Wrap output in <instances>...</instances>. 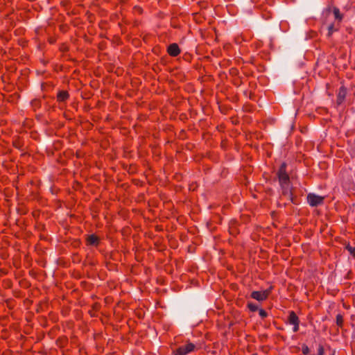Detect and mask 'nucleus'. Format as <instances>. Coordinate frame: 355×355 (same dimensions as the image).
<instances>
[{
    "mask_svg": "<svg viewBox=\"0 0 355 355\" xmlns=\"http://www.w3.org/2000/svg\"><path fill=\"white\" fill-rule=\"evenodd\" d=\"M278 178L283 193L290 197L291 195V189L290 187L288 175L286 172V164L284 163L282 164L278 171Z\"/></svg>",
    "mask_w": 355,
    "mask_h": 355,
    "instance_id": "f257e3e1",
    "label": "nucleus"
},
{
    "mask_svg": "<svg viewBox=\"0 0 355 355\" xmlns=\"http://www.w3.org/2000/svg\"><path fill=\"white\" fill-rule=\"evenodd\" d=\"M196 347L191 343H187L180 347L176 350L173 351L172 355H187L189 353L193 352Z\"/></svg>",
    "mask_w": 355,
    "mask_h": 355,
    "instance_id": "f03ea898",
    "label": "nucleus"
},
{
    "mask_svg": "<svg viewBox=\"0 0 355 355\" xmlns=\"http://www.w3.org/2000/svg\"><path fill=\"white\" fill-rule=\"evenodd\" d=\"M324 200V197L315 195L314 193H309L307 196V201L309 204L312 206H318L321 204H322Z\"/></svg>",
    "mask_w": 355,
    "mask_h": 355,
    "instance_id": "7ed1b4c3",
    "label": "nucleus"
},
{
    "mask_svg": "<svg viewBox=\"0 0 355 355\" xmlns=\"http://www.w3.org/2000/svg\"><path fill=\"white\" fill-rule=\"evenodd\" d=\"M269 294V291L265 290L261 291H253L251 293V297L257 301L265 300Z\"/></svg>",
    "mask_w": 355,
    "mask_h": 355,
    "instance_id": "20e7f679",
    "label": "nucleus"
},
{
    "mask_svg": "<svg viewBox=\"0 0 355 355\" xmlns=\"http://www.w3.org/2000/svg\"><path fill=\"white\" fill-rule=\"evenodd\" d=\"M168 53L173 57L178 55L180 53L179 46L177 44L173 43L168 46L167 49Z\"/></svg>",
    "mask_w": 355,
    "mask_h": 355,
    "instance_id": "39448f33",
    "label": "nucleus"
},
{
    "mask_svg": "<svg viewBox=\"0 0 355 355\" xmlns=\"http://www.w3.org/2000/svg\"><path fill=\"white\" fill-rule=\"evenodd\" d=\"M289 322L294 325L293 331L296 332L298 330L299 320L297 316L294 312H291L289 315Z\"/></svg>",
    "mask_w": 355,
    "mask_h": 355,
    "instance_id": "423d86ee",
    "label": "nucleus"
},
{
    "mask_svg": "<svg viewBox=\"0 0 355 355\" xmlns=\"http://www.w3.org/2000/svg\"><path fill=\"white\" fill-rule=\"evenodd\" d=\"M346 96V90L344 88H340L338 94V98L337 102L338 104L342 103V102L344 101Z\"/></svg>",
    "mask_w": 355,
    "mask_h": 355,
    "instance_id": "0eeeda50",
    "label": "nucleus"
},
{
    "mask_svg": "<svg viewBox=\"0 0 355 355\" xmlns=\"http://www.w3.org/2000/svg\"><path fill=\"white\" fill-rule=\"evenodd\" d=\"M98 239L96 236L92 234L88 236L87 243L89 245H95L98 244Z\"/></svg>",
    "mask_w": 355,
    "mask_h": 355,
    "instance_id": "6e6552de",
    "label": "nucleus"
},
{
    "mask_svg": "<svg viewBox=\"0 0 355 355\" xmlns=\"http://www.w3.org/2000/svg\"><path fill=\"white\" fill-rule=\"evenodd\" d=\"M69 97V94L67 92H60L58 94V99L60 101H64L66 99H67Z\"/></svg>",
    "mask_w": 355,
    "mask_h": 355,
    "instance_id": "1a4fd4ad",
    "label": "nucleus"
},
{
    "mask_svg": "<svg viewBox=\"0 0 355 355\" xmlns=\"http://www.w3.org/2000/svg\"><path fill=\"white\" fill-rule=\"evenodd\" d=\"M333 12H334L335 19L338 20L339 21H340L343 19V15H342V14H340L339 9L337 8H334Z\"/></svg>",
    "mask_w": 355,
    "mask_h": 355,
    "instance_id": "9d476101",
    "label": "nucleus"
},
{
    "mask_svg": "<svg viewBox=\"0 0 355 355\" xmlns=\"http://www.w3.org/2000/svg\"><path fill=\"white\" fill-rule=\"evenodd\" d=\"M338 31V28H335L334 24H331L328 27V35L330 36L334 31Z\"/></svg>",
    "mask_w": 355,
    "mask_h": 355,
    "instance_id": "9b49d317",
    "label": "nucleus"
},
{
    "mask_svg": "<svg viewBox=\"0 0 355 355\" xmlns=\"http://www.w3.org/2000/svg\"><path fill=\"white\" fill-rule=\"evenodd\" d=\"M346 248L352 256L355 257V248L352 247L350 245H347Z\"/></svg>",
    "mask_w": 355,
    "mask_h": 355,
    "instance_id": "f8f14e48",
    "label": "nucleus"
},
{
    "mask_svg": "<svg viewBox=\"0 0 355 355\" xmlns=\"http://www.w3.org/2000/svg\"><path fill=\"white\" fill-rule=\"evenodd\" d=\"M248 307L252 311H254L257 310V309H258V306L256 304H252V303H249Z\"/></svg>",
    "mask_w": 355,
    "mask_h": 355,
    "instance_id": "ddd939ff",
    "label": "nucleus"
},
{
    "mask_svg": "<svg viewBox=\"0 0 355 355\" xmlns=\"http://www.w3.org/2000/svg\"><path fill=\"white\" fill-rule=\"evenodd\" d=\"M336 322L338 325H341V324L343 323V317L340 315H337Z\"/></svg>",
    "mask_w": 355,
    "mask_h": 355,
    "instance_id": "4468645a",
    "label": "nucleus"
},
{
    "mask_svg": "<svg viewBox=\"0 0 355 355\" xmlns=\"http://www.w3.org/2000/svg\"><path fill=\"white\" fill-rule=\"evenodd\" d=\"M259 313L260 316L262 318H265L267 315L266 312L263 309H260L259 311Z\"/></svg>",
    "mask_w": 355,
    "mask_h": 355,
    "instance_id": "2eb2a0df",
    "label": "nucleus"
},
{
    "mask_svg": "<svg viewBox=\"0 0 355 355\" xmlns=\"http://www.w3.org/2000/svg\"><path fill=\"white\" fill-rule=\"evenodd\" d=\"M323 354H324V348H323V347L320 346L319 349H318V355H323Z\"/></svg>",
    "mask_w": 355,
    "mask_h": 355,
    "instance_id": "dca6fc26",
    "label": "nucleus"
},
{
    "mask_svg": "<svg viewBox=\"0 0 355 355\" xmlns=\"http://www.w3.org/2000/svg\"><path fill=\"white\" fill-rule=\"evenodd\" d=\"M353 337L355 338V333L354 334Z\"/></svg>",
    "mask_w": 355,
    "mask_h": 355,
    "instance_id": "f3484780",
    "label": "nucleus"
},
{
    "mask_svg": "<svg viewBox=\"0 0 355 355\" xmlns=\"http://www.w3.org/2000/svg\"><path fill=\"white\" fill-rule=\"evenodd\" d=\"M332 355H336L335 353L334 352Z\"/></svg>",
    "mask_w": 355,
    "mask_h": 355,
    "instance_id": "a211bd4d",
    "label": "nucleus"
},
{
    "mask_svg": "<svg viewBox=\"0 0 355 355\" xmlns=\"http://www.w3.org/2000/svg\"><path fill=\"white\" fill-rule=\"evenodd\" d=\"M252 355H257V354H252Z\"/></svg>",
    "mask_w": 355,
    "mask_h": 355,
    "instance_id": "6ab92c4d",
    "label": "nucleus"
}]
</instances>
